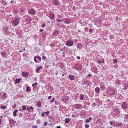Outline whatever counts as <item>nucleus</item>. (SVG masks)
Listing matches in <instances>:
<instances>
[{
	"label": "nucleus",
	"mask_w": 128,
	"mask_h": 128,
	"mask_svg": "<svg viewBox=\"0 0 128 128\" xmlns=\"http://www.w3.org/2000/svg\"><path fill=\"white\" fill-rule=\"evenodd\" d=\"M19 24L18 18L17 17H15L13 19L12 24L14 26L18 25Z\"/></svg>",
	"instance_id": "obj_1"
},
{
	"label": "nucleus",
	"mask_w": 128,
	"mask_h": 128,
	"mask_svg": "<svg viewBox=\"0 0 128 128\" xmlns=\"http://www.w3.org/2000/svg\"><path fill=\"white\" fill-rule=\"evenodd\" d=\"M108 94L110 95H114L115 93L114 90L113 89H109L106 91Z\"/></svg>",
	"instance_id": "obj_2"
},
{
	"label": "nucleus",
	"mask_w": 128,
	"mask_h": 128,
	"mask_svg": "<svg viewBox=\"0 0 128 128\" xmlns=\"http://www.w3.org/2000/svg\"><path fill=\"white\" fill-rule=\"evenodd\" d=\"M74 67L75 68L78 70H81L82 68V65L79 64H76L74 65Z\"/></svg>",
	"instance_id": "obj_3"
},
{
	"label": "nucleus",
	"mask_w": 128,
	"mask_h": 128,
	"mask_svg": "<svg viewBox=\"0 0 128 128\" xmlns=\"http://www.w3.org/2000/svg\"><path fill=\"white\" fill-rule=\"evenodd\" d=\"M66 44L68 46H72L73 44V42L72 40H69L66 41Z\"/></svg>",
	"instance_id": "obj_4"
},
{
	"label": "nucleus",
	"mask_w": 128,
	"mask_h": 128,
	"mask_svg": "<svg viewBox=\"0 0 128 128\" xmlns=\"http://www.w3.org/2000/svg\"><path fill=\"white\" fill-rule=\"evenodd\" d=\"M113 112L114 113L116 114H119L120 112V110L118 109V108H116L115 109H114L113 110Z\"/></svg>",
	"instance_id": "obj_5"
},
{
	"label": "nucleus",
	"mask_w": 128,
	"mask_h": 128,
	"mask_svg": "<svg viewBox=\"0 0 128 128\" xmlns=\"http://www.w3.org/2000/svg\"><path fill=\"white\" fill-rule=\"evenodd\" d=\"M28 13L32 14H34L36 13L35 11L33 9L29 10L28 11Z\"/></svg>",
	"instance_id": "obj_6"
},
{
	"label": "nucleus",
	"mask_w": 128,
	"mask_h": 128,
	"mask_svg": "<svg viewBox=\"0 0 128 128\" xmlns=\"http://www.w3.org/2000/svg\"><path fill=\"white\" fill-rule=\"evenodd\" d=\"M122 107L123 109H126L128 108L127 105L124 102L122 105Z\"/></svg>",
	"instance_id": "obj_7"
},
{
	"label": "nucleus",
	"mask_w": 128,
	"mask_h": 128,
	"mask_svg": "<svg viewBox=\"0 0 128 128\" xmlns=\"http://www.w3.org/2000/svg\"><path fill=\"white\" fill-rule=\"evenodd\" d=\"M84 84L86 85V86H88L91 84V82L87 80L84 81Z\"/></svg>",
	"instance_id": "obj_8"
},
{
	"label": "nucleus",
	"mask_w": 128,
	"mask_h": 128,
	"mask_svg": "<svg viewBox=\"0 0 128 128\" xmlns=\"http://www.w3.org/2000/svg\"><path fill=\"white\" fill-rule=\"evenodd\" d=\"M53 3L54 5H58L59 4V2L58 0H54Z\"/></svg>",
	"instance_id": "obj_9"
},
{
	"label": "nucleus",
	"mask_w": 128,
	"mask_h": 128,
	"mask_svg": "<svg viewBox=\"0 0 128 128\" xmlns=\"http://www.w3.org/2000/svg\"><path fill=\"white\" fill-rule=\"evenodd\" d=\"M9 123L10 125L12 126H13L14 124V121L13 119L10 120H9Z\"/></svg>",
	"instance_id": "obj_10"
},
{
	"label": "nucleus",
	"mask_w": 128,
	"mask_h": 128,
	"mask_svg": "<svg viewBox=\"0 0 128 128\" xmlns=\"http://www.w3.org/2000/svg\"><path fill=\"white\" fill-rule=\"evenodd\" d=\"M49 17L51 19H53L54 17V14L52 13H50L49 16Z\"/></svg>",
	"instance_id": "obj_11"
},
{
	"label": "nucleus",
	"mask_w": 128,
	"mask_h": 128,
	"mask_svg": "<svg viewBox=\"0 0 128 128\" xmlns=\"http://www.w3.org/2000/svg\"><path fill=\"white\" fill-rule=\"evenodd\" d=\"M42 66H40L39 67H38L37 69L36 70V71L38 73H39L40 72L39 71V70H40V69H42Z\"/></svg>",
	"instance_id": "obj_12"
},
{
	"label": "nucleus",
	"mask_w": 128,
	"mask_h": 128,
	"mask_svg": "<svg viewBox=\"0 0 128 128\" xmlns=\"http://www.w3.org/2000/svg\"><path fill=\"white\" fill-rule=\"evenodd\" d=\"M69 77L71 80H73L74 78V76L72 75H70Z\"/></svg>",
	"instance_id": "obj_13"
},
{
	"label": "nucleus",
	"mask_w": 128,
	"mask_h": 128,
	"mask_svg": "<svg viewBox=\"0 0 128 128\" xmlns=\"http://www.w3.org/2000/svg\"><path fill=\"white\" fill-rule=\"evenodd\" d=\"M77 48L79 49H81L82 48V44L81 43H79L77 45Z\"/></svg>",
	"instance_id": "obj_14"
},
{
	"label": "nucleus",
	"mask_w": 128,
	"mask_h": 128,
	"mask_svg": "<svg viewBox=\"0 0 128 128\" xmlns=\"http://www.w3.org/2000/svg\"><path fill=\"white\" fill-rule=\"evenodd\" d=\"M92 120V118L91 117H90L88 119H86V122H88Z\"/></svg>",
	"instance_id": "obj_15"
},
{
	"label": "nucleus",
	"mask_w": 128,
	"mask_h": 128,
	"mask_svg": "<svg viewBox=\"0 0 128 128\" xmlns=\"http://www.w3.org/2000/svg\"><path fill=\"white\" fill-rule=\"evenodd\" d=\"M18 110H16L13 112V116H16V112H18Z\"/></svg>",
	"instance_id": "obj_16"
},
{
	"label": "nucleus",
	"mask_w": 128,
	"mask_h": 128,
	"mask_svg": "<svg viewBox=\"0 0 128 128\" xmlns=\"http://www.w3.org/2000/svg\"><path fill=\"white\" fill-rule=\"evenodd\" d=\"M70 120V119L69 118H66L65 120V122L66 123H68Z\"/></svg>",
	"instance_id": "obj_17"
},
{
	"label": "nucleus",
	"mask_w": 128,
	"mask_h": 128,
	"mask_svg": "<svg viewBox=\"0 0 128 128\" xmlns=\"http://www.w3.org/2000/svg\"><path fill=\"white\" fill-rule=\"evenodd\" d=\"M95 91L97 93H98L100 92V89L98 87H96L95 89Z\"/></svg>",
	"instance_id": "obj_18"
},
{
	"label": "nucleus",
	"mask_w": 128,
	"mask_h": 128,
	"mask_svg": "<svg viewBox=\"0 0 128 128\" xmlns=\"http://www.w3.org/2000/svg\"><path fill=\"white\" fill-rule=\"evenodd\" d=\"M20 78L16 79L15 80V83H19L20 82Z\"/></svg>",
	"instance_id": "obj_19"
},
{
	"label": "nucleus",
	"mask_w": 128,
	"mask_h": 128,
	"mask_svg": "<svg viewBox=\"0 0 128 128\" xmlns=\"http://www.w3.org/2000/svg\"><path fill=\"white\" fill-rule=\"evenodd\" d=\"M76 106V108L77 109H79L81 108V106L80 104H76L75 105Z\"/></svg>",
	"instance_id": "obj_20"
},
{
	"label": "nucleus",
	"mask_w": 128,
	"mask_h": 128,
	"mask_svg": "<svg viewBox=\"0 0 128 128\" xmlns=\"http://www.w3.org/2000/svg\"><path fill=\"white\" fill-rule=\"evenodd\" d=\"M36 105L38 107H40L41 106V102H38L36 104Z\"/></svg>",
	"instance_id": "obj_21"
},
{
	"label": "nucleus",
	"mask_w": 128,
	"mask_h": 128,
	"mask_svg": "<svg viewBox=\"0 0 128 128\" xmlns=\"http://www.w3.org/2000/svg\"><path fill=\"white\" fill-rule=\"evenodd\" d=\"M22 74L24 76H28V74L26 72H22Z\"/></svg>",
	"instance_id": "obj_22"
},
{
	"label": "nucleus",
	"mask_w": 128,
	"mask_h": 128,
	"mask_svg": "<svg viewBox=\"0 0 128 128\" xmlns=\"http://www.w3.org/2000/svg\"><path fill=\"white\" fill-rule=\"evenodd\" d=\"M30 90H31L30 89V87L29 86H27L26 87V91H27L28 92H29Z\"/></svg>",
	"instance_id": "obj_23"
},
{
	"label": "nucleus",
	"mask_w": 128,
	"mask_h": 128,
	"mask_svg": "<svg viewBox=\"0 0 128 128\" xmlns=\"http://www.w3.org/2000/svg\"><path fill=\"white\" fill-rule=\"evenodd\" d=\"M59 33L58 32V30H56L54 32V34L55 35H57V34Z\"/></svg>",
	"instance_id": "obj_24"
},
{
	"label": "nucleus",
	"mask_w": 128,
	"mask_h": 128,
	"mask_svg": "<svg viewBox=\"0 0 128 128\" xmlns=\"http://www.w3.org/2000/svg\"><path fill=\"white\" fill-rule=\"evenodd\" d=\"M2 3L4 6L6 4V2L3 0H2Z\"/></svg>",
	"instance_id": "obj_25"
},
{
	"label": "nucleus",
	"mask_w": 128,
	"mask_h": 128,
	"mask_svg": "<svg viewBox=\"0 0 128 128\" xmlns=\"http://www.w3.org/2000/svg\"><path fill=\"white\" fill-rule=\"evenodd\" d=\"M6 54V53L4 52H2V55L3 57H4Z\"/></svg>",
	"instance_id": "obj_26"
},
{
	"label": "nucleus",
	"mask_w": 128,
	"mask_h": 128,
	"mask_svg": "<svg viewBox=\"0 0 128 128\" xmlns=\"http://www.w3.org/2000/svg\"><path fill=\"white\" fill-rule=\"evenodd\" d=\"M0 108L2 109H5L6 108V106H2L0 107Z\"/></svg>",
	"instance_id": "obj_27"
},
{
	"label": "nucleus",
	"mask_w": 128,
	"mask_h": 128,
	"mask_svg": "<svg viewBox=\"0 0 128 128\" xmlns=\"http://www.w3.org/2000/svg\"><path fill=\"white\" fill-rule=\"evenodd\" d=\"M84 95L83 94H81L80 96V99L81 100H82L83 98H84Z\"/></svg>",
	"instance_id": "obj_28"
},
{
	"label": "nucleus",
	"mask_w": 128,
	"mask_h": 128,
	"mask_svg": "<svg viewBox=\"0 0 128 128\" xmlns=\"http://www.w3.org/2000/svg\"><path fill=\"white\" fill-rule=\"evenodd\" d=\"M104 60L103 59H100V64L104 63Z\"/></svg>",
	"instance_id": "obj_29"
},
{
	"label": "nucleus",
	"mask_w": 128,
	"mask_h": 128,
	"mask_svg": "<svg viewBox=\"0 0 128 128\" xmlns=\"http://www.w3.org/2000/svg\"><path fill=\"white\" fill-rule=\"evenodd\" d=\"M38 84V83L37 82H35L34 84H32V86L33 87H34V86H36V85Z\"/></svg>",
	"instance_id": "obj_30"
},
{
	"label": "nucleus",
	"mask_w": 128,
	"mask_h": 128,
	"mask_svg": "<svg viewBox=\"0 0 128 128\" xmlns=\"http://www.w3.org/2000/svg\"><path fill=\"white\" fill-rule=\"evenodd\" d=\"M26 107L25 106H22V110H26Z\"/></svg>",
	"instance_id": "obj_31"
},
{
	"label": "nucleus",
	"mask_w": 128,
	"mask_h": 128,
	"mask_svg": "<svg viewBox=\"0 0 128 128\" xmlns=\"http://www.w3.org/2000/svg\"><path fill=\"white\" fill-rule=\"evenodd\" d=\"M6 92H4L3 94V95L2 96L3 98H6Z\"/></svg>",
	"instance_id": "obj_32"
},
{
	"label": "nucleus",
	"mask_w": 128,
	"mask_h": 128,
	"mask_svg": "<svg viewBox=\"0 0 128 128\" xmlns=\"http://www.w3.org/2000/svg\"><path fill=\"white\" fill-rule=\"evenodd\" d=\"M120 81L118 79L116 81V83L117 84H119L120 83Z\"/></svg>",
	"instance_id": "obj_33"
},
{
	"label": "nucleus",
	"mask_w": 128,
	"mask_h": 128,
	"mask_svg": "<svg viewBox=\"0 0 128 128\" xmlns=\"http://www.w3.org/2000/svg\"><path fill=\"white\" fill-rule=\"evenodd\" d=\"M46 57L45 56H42V59L43 60H44L46 59Z\"/></svg>",
	"instance_id": "obj_34"
},
{
	"label": "nucleus",
	"mask_w": 128,
	"mask_h": 128,
	"mask_svg": "<svg viewBox=\"0 0 128 128\" xmlns=\"http://www.w3.org/2000/svg\"><path fill=\"white\" fill-rule=\"evenodd\" d=\"M118 62V60L116 59H114L113 60V62L115 63H116Z\"/></svg>",
	"instance_id": "obj_35"
},
{
	"label": "nucleus",
	"mask_w": 128,
	"mask_h": 128,
	"mask_svg": "<svg viewBox=\"0 0 128 128\" xmlns=\"http://www.w3.org/2000/svg\"><path fill=\"white\" fill-rule=\"evenodd\" d=\"M32 128H37V126L36 125H35L32 126Z\"/></svg>",
	"instance_id": "obj_36"
},
{
	"label": "nucleus",
	"mask_w": 128,
	"mask_h": 128,
	"mask_svg": "<svg viewBox=\"0 0 128 128\" xmlns=\"http://www.w3.org/2000/svg\"><path fill=\"white\" fill-rule=\"evenodd\" d=\"M56 21H58L59 22H62V20H60L58 18H56Z\"/></svg>",
	"instance_id": "obj_37"
},
{
	"label": "nucleus",
	"mask_w": 128,
	"mask_h": 128,
	"mask_svg": "<svg viewBox=\"0 0 128 128\" xmlns=\"http://www.w3.org/2000/svg\"><path fill=\"white\" fill-rule=\"evenodd\" d=\"M37 56L36 58H37L39 60H41V58L40 57L38 56Z\"/></svg>",
	"instance_id": "obj_38"
},
{
	"label": "nucleus",
	"mask_w": 128,
	"mask_h": 128,
	"mask_svg": "<svg viewBox=\"0 0 128 128\" xmlns=\"http://www.w3.org/2000/svg\"><path fill=\"white\" fill-rule=\"evenodd\" d=\"M49 113L50 112L49 111H47L46 112H44L45 114H46V115H48Z\"/></svg>",
	"instance_id": "obj_39"
},
{
	"label": "nucleus",
	"mask_w": 128,
	"mask_h": 128,
	"mask_svg": "<svg viewBox=\"0 0 128 128\" xmlns=\"http://www.w3.org/2000/svg\"><path fill=\"white\" fill-rule=\"evenodd\" d=\"M84 126H85L86 128H88L89 127V125H88L87 124H85L84 125Z\"/></svg>",
	"instance_id": "obj_40"
},
{
	"label": "nucleus",
	"mask_w": 128,
	"mask_h": 128,
	"mask_svg": "<svg viewBox=\"0 0 128 128\" xmlns=\"http://www.w3.org/2000/svg\"><path fill=\"white\" fill-rule=\"evenodd\" d=\"M37 58V56H35L34 58V60L35 61V62H37L36 59V58Z\"/></svg>",
	"instance_id": "obj_41"
},
{
	"label": "nucleus",
	"mask_w": 128,
	"mask_h": 128,
	"mask_svg": "<svg viewBox=\"0 0 128 128\" xmlns=\"http://www.w3.org/2000/svg\"><path fill=\"white\" fill-rule=\"evenodd\" d=\"M16 103H14V105H12V107L13 108H16Z\"/></svg>",
	"instance_id": "obj_42"
},
{
	"label": "nucleus",
	"mask_w": 128,
	"mask_h": 128,
	"mask_svg": "<svg viewBox=\"0 0 128 128\" xmlns=\"http://www.w3.org/2000/svg\"><path fill=\"white\" fill-rule=\"evenodd\" d=\"M93 31V30L90 29L89 30V32L90 33H92Z\"/></svg>",
	"instance_id": "obj_43"
},
{
	"label": "nucleus",
	"mask_w": 128,
	"mask_h": 128,
	"mask_svg": "<svg viewBox=\"0 0 128 128\" xmlns=\"http://www.w3.org/2000/svg\"><path fill=\"white\" fill-rule=\"evenodd\" d=\"M47 124V123L46 122H45L44 123V126H46Z\"/></svg>",
	"instance_id": "obj_44"
},
{
	"label": "nucleus",
	"mask_w": 128,
	"mask_h": 128,
	"mask_svg": "<svg viewBox=\"0 0 128 128\" xmlns=\"http://www.w3.org/2000/svg\"><path fill=\"white\" fill-rule=\"evenodd\" d=\"M54 98L52 100V101H50V102H53L54 101Z\"/></svg>",
	"instance_id": "obj_45"
},
{
	"label": "nucleus",
	"mask_w": 128,
	"mask_h": 128,
	"mask_svg": "<svg viewBox=\"0 0 128 128\" xmlns=\"http://www.w3.org/2000/svg\"><path fill=\"white\" fill-rule=\"evenodd\" d=\"M46 26L45 24H43L42 25V27H45Z\"/></svg>",
	"instance_id": "obj_46"
},
{
	"label": "nucleus",
	"mask_w": 128,
	"mask_h": 128,
	"mask_svg": "<svg viewBox=\"0 0 128 128\" xmlns=\"http://www.w3.org/2000/svg\"><path fill=\"white\" fill-rule=\"evenodd\" d=\"M44 114H45L44 112H42L41 114L42 116H44Z\"/></svg>",
	"instance_id": "obj_47"
},
{
	"label": "nucleus",
	"mask_w": 128,
	"mask_h": 128,
	"mask_svg": "<svg viewBox=\"0 0 128 128\" xmlns=\"http://www.w3.org/2000/svg\"><path fill=\"white\" fill-rule=\"evenodd\" d=\"M126 86V84H125L124 86V90H126L127 88H126V86Z\"/></svg>",
	"instance_id": "obj_48"
},
{
	"label": "nucleus",
	"mask_w": 128,
	"mask_h": 128,
	"mask_svg": "<svg viewBox=\"0 0 128 128\" xmlns=\"http://www.w3.org/2000/svg\"><path fill=\"white\" fill-rule=\"evenodd\" d=\"M43 31V30L42 29H40L39 30L40 32H42Z\"/></svg>",
	"instance_id": "obj_49"
},
{
	"label": "nucleus",
	"mask_w": 128,
	"mask_h": 128,
	"mask_svg": "<svg viewBox=\"0 0 128 128\" xmlns=\"http://www.w3.org/2000/svg\"><path fill=\"white\" fill-rule=\"evenodd\" d=\"M76 58L78 60H79L80 59V57L79 56H77L76 57Z\"/></svg>",
	"instance_id": "obj_50"
},
{
	"label": "nucleus",
	"mask_w": 128,
	"mask_h": 128,
	"mask_svg": "<svg viewBox=\"0 0 128 128\" xmlns=\"http://www.w3.org/2000/svg\"><path fill=\"white\" fill-rule=\"evenodd\" d=\"M51 97H52V96H49L48 97V99H50L51 98Z\"/></svg>",
	"instance_id": "obj_51"
},
{
	"label": "nucleus",
	"mask_w": 128,
	"mask_h": 128,
	"mask_svg": "<svg viewBox=\"0 0 128 128\" xmlns=\"http://www.w3.org/2000/svg\"><path fill=\"white\" fill-rule=\"evenodd\" d=\"M112 121H111L110 122V124L111 125H112Z\"/></svg>",
	"instance_id": "obj_52"
},
{
	"label": "nucleus",
	"mask_w": 128,
	"mask_h": 128,
	"mask_svg": "<svg viewBox=\"0 0 128 128\" xmlns=\"http://www.w3.org/2000/svg\"><path fill=\"white\" fill-rule=\"evenodd\" d=\"M64 50V48H61L60 50L61 51H63Z\"/></svg>",
	"instance_id": "obj_53"
},
{
	"label": "nucleus",
	"mask_w": 128,
	"mask_h": 128,
	"mask_svg": "<svg viewBox=\"0 0 128 128\" xmlns=\"http://www.w3.org/2000/svg\"><path fill=\"white\" fill-rule=\"evenodd\" d=\"M2 120L1 119H0V125L1 124L2 122Z\"/></svg>",
	"instance_id": "obj_54"
},
{
	"label": "nucleus",
	"mask_w": 128,
	"mask_h": 128,
	"mask_svg": "<svg viewBox=\"0 0 128 128\" xmlns=\"http://www.w3.org/2000/svg\"><path fill=\"white\" fill-rule=\"evenodd\" d=\"M91 74H89L88 75V76L89 77H90L91 76Z\"/></svg>",
	"instance_id": "obj_55"
},
{
	"label": "nucleus",
	"mask_w": 128,
	"mask_h": 128,
	"mask_svg": "<svg viewBox=\"0 0 128 128\" xmlns=\"http://www.w3.org/2000/svg\"><path fill=\"white\" fill-rule=\"evenodd\" d=\"M8 27L5 28L4 29L6 30L8 29Z\"/></svg>",
	"instance_id": "obj_56"
},
{
	"label": "nucleus",
	"mask_w": 128,
	"mask_h": 128,
	"mask_svg": "<svg viewBox=\"0 0 128 128\" xmlns=\"http://www.w3.org/2000/svg\"><path fill=\"white\" fill-rule=\"evenodd\" d=\"M57 128H60V126H56Z\"/></svg>",
	"instance_id": "obj_57"
},
{
	"label": "nucleus",
	"mask_w": 128,
	"mask_h": 128,
	"mask_svg": "<svg viewBox=\"0 0 128 128\" xmlns=\"http://www.w3.org/2000/svg\"><path fill=\"white\" fill-rule=\"evenodd\" d=\"M30 109H33V107H32V106H31L30 107Z\"/></svg>",
	"instance_id": "obj_58"
},
{
	"label": "nucleus",
	"mask_w": 128,
	"mask_h": 128,
	"mask_svg": "<svg viewBox=\"0 0 128 128\" xmlns=\"http://www.w3.org/2000/svg\"><path fill=\"white\" fill-rule=\"evenodd\" d=\"M14 2V0H13L10 3L12 4V3Z\"/></svg>",
	"instance_id": "obj_59"
},
{
	"label": "nucleus",
	"mask_w": 128,
	"mask_h": 128,
	"mask_svg": "<svg viewBox=\"0 0 128 128\" xmlns=\"http://www.w3.org/2000/svg\"><path fill=\"white\" fill-rule=\"evenodd\" d=\"M100 60H98V62L100 64Z\"/></svg>",
	"instance_id": "obj_60"
},
{
	"label": "nucleus",
	"mask_w": 128,
	"mask_h": 128,
	"mask_svg": "<svg viewBox=\"0 0 128 128\" xmlns=\"http://www.w3.org/2000/svg\"><path fill=\"white\" fill-rule=\"evenodd\" d=\"M30 109V108H26V110H29Z\"/></svg>",
	"instance_id": "obj_61"
},
{
	"label": "nucleus",
	"mask_w": 128,
	"mask_h": 128,
	"mask_svg": "<svg viewBox=\"0 0 128 128\" xmlns=\"http://www.w3.org/2000/svg\"><path fill=\"white\" fill-rule=\"evenodd\" d=\"M86 30H88V28H85Z\"/></svg>",
	"instance_id": "obj_62"
},
{
	"label": "nucleus",
	"mask_w": 128,
	"mask_h": 128,
	"mask_svg": "<svg viewBox=\"0 0 128 128\" xmlns=\"http://www.w3.org/2000/svg\"><path fill=\"white\" fill-rule=\"evenodd\" d=\"M72 116L73 117H74V115H72Z\"/></svg>",
	"instance_id": "obj_63"
},
{
	"label": "nucleus",
	"mask_w": 128,
	"mask_h": 128,
	"mask_svg": "<svg viewBox=\"0 0 128 128\" xmlns=\"http://www.w3.org/2000/svg\"><path fill=\"white\" fill-rule=\"evenodd\" d=\"M99 4H100V5H101V4H102V3L101 2Z\"/></svg>",
	"instance_id": "obj_64"
}]
</instances>
